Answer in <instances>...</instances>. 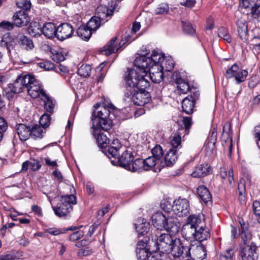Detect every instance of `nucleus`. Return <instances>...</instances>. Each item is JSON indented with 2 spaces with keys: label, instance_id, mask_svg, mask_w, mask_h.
<instances>
[{
  "label": "nucleus",
  "instance_id": "1",
  "mask_svg": "<svg viewBox=\"0 0 260 260\" xmlns=\"http://www.w3.org/2000/svg\"><path fill=\"white\" fill-rule=\"evenodd\" d=\"M123 148L121 146H109L108 149L104 150V153L111 159L113 165H118L127 170L134 160V156L133 153L128 149L124 150L119 155Z\"/></svg>",
  "mask_w": 260,
  "mask_h": 260
},
{
  "label": "nucleus",
  "instance_id": "2",
  "mask_svg": "<svg viewBox=\"0 0 260 260\" xmlns=\"http://www.w3.org/2000/svg\"><path fill=\"white\" fill-rule=\"evenodd\" d=\"M146 75L139 71L129 69L125 73V81L127 89H138L139 87L149 88L150 82Z\"/></svg>",
  "mask_w": 260,
  "mask_h": 260
},
{
  "label": "nucleus",
  "instance_id": "3",
  "mask_svg": "<svg viewBox=\"0 0 260 260\" xmlns=\"http://www.w3.org/2000/svg\"><path fill=\"white\" fill-rule=\"evenodd\" d=\"M60 203L57 206H53L52 209L56 216L66 217L73 211V205L77 204L76 196L73 194L62 195L60 197Z\"/></svg>",
  "mask_w": 260,
  "mask_h": 260
},
{
  "label": "nucleus",
  "instance_id": "4",
  "mask_svg": "<svg viewBox=\"0 0 260 260\" xmlns=\"http://www.w3.org/2000/svg\"><path fill=\"white\" fill-rule=\"evenodd\" d=\"M110 114L109 109L105 107H101L94 111L92 114L93 127H100L105 131L110 129L112 126V121L109 118Z\"/></svg>",
  "mask_w": 260,
  "mask_h": 260
},
{
  "label": "nucleus",
  "instance_id": "5",
  "mask_svg": "<svg viewBox=\"0 0 260 260\" xmlns=\"http://www.w3.org/2000/svg\"><path fill=\"white\" fill-rule=\"evenodd\" d=\"M146 53H141L140 56L137 57L134 60V65L136 67V70L147 76L148 70L153 62L157 61V59L160 58V55L157 52L153 51L151 57H146L149 53V50H146Z\"/></svg>",
  "mask_w": 260,
  "mask_h": 260
},
{
  "label": "nucleus",
  "instance_id": "6",
  "mask_svg": "<svg viewBox=\"0 0 260 260\" xmlns=\"http://www.w3.org/2000/svg\"><path fill=\"white\" fill-rule=\"evenodd\" d=\"M148 88L139 87L137 89H127L126 95L130 98L136 105L142 106L149 102L151 100L150 94L146 90Z\"/></svg>",
  "mask_w": 260,
  "mask_h": 260
},
{
  "label": "nucleus",
  "instance_id": "7",
  "mask_svg": "<svg viewBox=\"0 0 260 260\" xmlns=\"http://www.w3.org/2000/svg\"><path fill=\"white\" fill-rule=\"evenodd\" d=\"M175 239H177V238L172 234H161L156 240V243L158 250L164 253H171Z\"/></svg>",
  "mask_w": 260,
  "mask_h": 260
},
{
  "label": "nucleus",
  "instance_id": "8",
  "mask_svg": "<svg viewBox=\"0 0 260 260\" xmlns=\"http://www.w3.org/2000/svg\"><path fill=\"white\" fill-rule=\"evenodd\" d=\"M189 244L187 241H181L180 239L177 238L175 240L171 253L174 257L184 258L188 257V255L190 254Z\"/></svg>",
  "mask_w": 260,
  "mask_h": 260
},
{
  "label": "nucleus",
  "instance_id": "9",
  "mask_svg": "<svg viewBox=\"0 0 260 260\" xmlns=\"http://www.w3.org/2000/svg\"><path fill=\"white\" fill-rule=\"evenodd\" d=\"M26 90L28 94L34 99L40 98L41 100H43V98H46V96H47L41 84L32 75L31 76V81L28 83Z\"/></svg>",
  "mask_w": 260,
  "mask_h": 260
},
{
  "label": "nucleus",
  "instance_id": "10",
  "mask_svg": "<svg viewBox=\"0 0 260 260\" xmlns=\"http://www.w3.org/2000/svg\"><path fill=\"white\" fill-rule=\"evenodd\" d=\"M31 76L29 74H19L14 82L10 84V87L14 92L18 93L26 90L28 83L31 81Z\"/></svg>",
  "mask_w": 260,
  "mask_h": 260
},
{
  "label": "nucleus",
  "instance_id": "11",
  "mask_svg": "<svg viewBox=\"0 0 260 260\" xmlns=\"http://www.w3.org/2000/svg\"><path fill=\"white\" fill-rule=\"evenodd\" d=\"M189 253L188 257L193 260H203L207 255L206 248L200 242H194L189 244Z\"/></svg>",
  "mask_w": 260,
  "mask_h": 260
},
{
  "label": "nucleus",
  "instance_id": "12",
  "mask_svg": "<svg viewBox=\"0 0 260 260\" xmlns=\"http://www.w3.org/2000/svg\"><path fill=\"white\" fill-rule=\"evenodd\" d=\"M160 59H157V61L155 62H153L151 66L148 70V72L149 73V75L147 76L149 78L151 81L155 83H158L160 82L164 77L163 70L160 66Z\"/></svg>",
  "mask_w": 260,
  "mask_h": 260
},
{
  "label": "nucleus",
  "instance_id": "13",
  "mask_svg": "<svg viewBox=\"0 0 260 260\" xmlns=\"http://www.w3.org/2000/svg\"><path fill=\"white\" fill-rule=\"evenodd\" d=\"M256 250L257 246L254 242L249 245L242 246L239 253L241 260H257L258 254Z\"/></svg>",
  "mask_w": 260,
  "mask_h": 260
},
{
  "label": "nucleus",
  "instance_id": "14",
  "mask_svg": "<svg viewBox=\"0 0 260 260\" xmlns=\"http://www.w3.org/2000/svg\"><path fill=\"white\" fill-rule=\"evenodd\" d=\"M189 201L186 199L179 198L174 202L173 212L179 217L186 216L189 213Z\"/></svg>",
  "mask_w": 260,
  "mask_h": 260
},
{
  "label": "nucleus",
  "instance_id": "15",
  "mask_svg": "<svg viewBox=\"0 0 260 260\" xmlns=\"http://www.w3.org/2000/svg\"><path fill=\"white\" fill-rule=\"evenodd\" d=\"M192 91V94L184 98L182 102V108L184 112L190 114L193 112L194 105L197 100L199 99L200 93L198 91Z\"/></svg>",
  "mask_w": 260,
  "mask_h": 260
},
{
  "label": "nucleus",
  "instance_id": "16",
  "mask_svg": "<svg viewBox=\"0 0 260 260\" xmlns=\"http://www.w3.org/2000/svg\"><path fill=\"white\" fill-rule=\"evenodd\" d=\"M74 32L73 26L68 23H62L57 27V38L60 41L71 38Z\"/></svg>",
  "mask_w": 260,
  "mask_h": 260
},
{
  "label": "nucleus",
  "instance_id": "17",
  "mask_svg": "<svg viewBox=\"0 0 260 260\" xmlns=\"http://www.w3.org/2000/svg\"><path fill=\"white\" fill-rule=\"evenodd\" d=\"M92 128L93 129L92 134L96 139V143L99 147L105 148L103 150L104 152L105 149H108V148H106V146L109 142V140L106 135L101 132L102 129L100 127L94 126V127L92 126Z\"/></svg>",
  "mask_w": 260,
  "mask_h": 260
},
{
  "label": "nucleus",
  "instance_id": "18",
  "mask_svg": "<svg viewBox=\"0 0 260 260\" xmlns=\"http://www.w3.org/2000/svg\"><path fill=\"white\" fill-rule=\"evenodd\" d=\"M13 18L14 24L17 27L26 26L30 21L27 13L24 10H21L16 12Z\"/></svg>",
  "mask_w": 260,
  "mask_h": 260
},
{
  "label": "nucleus",
  "instance_id": "19",
  "mask_svg": "<svg viewBox=\"0 0 260 260\" xmlns=\"http://www.w3.org/2000/svg\"><path fill=\"white\" fill-rule=\"evenodd\" d=\"M180 223L176 217L168 216L164 229L170 232L172 235H175L179 231Z\"/></svg>",
  "mask_w": 260,
  "mask_h": 260
},
{
  "label": "nucleus",
  "instance_id": "20",
  "mask_svg": "<svg viewBox=\"0 0 260 260\" xmlns=\"http://www.w3.org/2000/svg\"><path fill=\"white\" fill-rule=\"evenodd\" d=\"M116 40L117 37L113 38L104 47V49L102 52H103L105 54L109 55L116 52L121 48V46L124 44V41L121 40L118 46L115 44Z\"/></svg>",
  "mask_w": 260,
  "mask_h": 260
},
{
  "label": "nucleus",
  "instance_id": "21",
  "mask_svg": "<svg viewBox=\"0 0 260 260\" xmlns=\"http://www.w3.org/2000/svg\"><path fill=\"white\" fill-rule=\"evenodd\" d=\"M41 34L49 39L57 38V27L53 23H46L41 28Z\"/></svg>",
  "mask_w": 260,
  "mask_h": 260
},
{
  "label": "nucleus",
  "instance_id": "22",
  "mask_svg": "<svg viewBox=\"0 0 260 260\" xmlns=\"http://www.w3.org/2000/svg\"><path fill=\"white\" fill-rule=\"evenodd\" d=\"M146 243L143 240L140 241L137 245L136 252L137 259L138 260H147L149 256V253H151L146 248Z\"/></svg>",
  "mask_w": 260,
  "mask_h": 260
},
{
  "label": "nucleus",
  "instance_id": "23",
  "mask_svg": "<svg viewBox=\"0 0 260 260\" xmlns=\"http://www.w3.org/2000/svg\"><path fill=\"white\" fill-rule=\"evenodd\" d=\"M237 30L240 39L243 42H246L248 39V26L246 21L243 19H239L237 22Z\"/></svg>",
  "mask_w": 260,
  "mask_h": 260
},
{
  "label": "nucleus",
  "instance_id": "24",
  "mask_svg": "<svg viewBox=\"0 0 260 260\" xmlns=\"http://www.w3.org/2000/svg\"><path fill=\"white\" fill-rule=\"evenodd\" d=\"M167 218L161 212L156 213L151 217L152 223L157 230H162L165 226Z\"/></svg>",
  "mask_w": 260,
  "mask_h": 260
},
{
  "label": "nucleus",
  "instance_id": "25",
  "mask_svg": "<svg viewBox=\"0 0 260 260\" xmlns=\"http://www.w3.org/2000/svg\"><path fill=\"white\" fill-rule=\"evenodd\" d=\"M16 130L21 141H25L29 137L31 138L30 126L21 123L17 125Z\"/></svg>",
  "mask_w": 260,
  "mask_h": 260
},
{
  "label": "nucleus",
  "instance_id": "26",
  "mask_svg": "<svg viewBox=\"0 0 260 260\" xmlns=\"http://www.w3.org/2000/svg\"><path fill=\"white\" fill-rule=\"evenodd\" d=\"M196 232L197 228L193 226L192 224H190L189 223L185 224L181 230L182 236L186 240V241L192 239H195Z\"/></svg>",
  "mask_w": 260,
  "mask_h": 260
},
{
  "label": "nucleus",
  "instance_id": "27",
  "mask_svg": "<svg viewBox=\"0 0 260 260\" xmlns=\"http://www.w3.org/2000/svg\"><path fill=\"white\" fill-rule=\"evenodd\" d=\"M17 42L19 46L24 50L29 51L34 48L32 41L28 37L20 35L18 37Z\"/></svg>",
  "mask_w": 260,
  "mask_h": 260
},
{
  "label": "nucleus",
  "instance_id": "28",
  "mask_svg": "<svg viewBox=\"0 0 260 260\" xmlns=\"http://www.w3.org/2000/svg\"><path fill=\"white\" fill-rule=\"evenodd\" d=\"M178 158V151L174 149H170L165 156V162L167 167H172Z\"/></svg>",
  "mask_w": 260,
  "mask_h": 260
},
{
  "label": "nucleus",
  "instance_id": "29",
  "mask_svg": "<svg viewBox=\"0 0 260 260\" xmlns=\"http://www.w3.org/2000/svg\"><path fill=\"white\" fill-rule=\"evenodd\" d=\"M197 193L202 200L206 204L211 202L212 196L208 189L204 185L199 186L197 189Z\"/></svg>",
  "mask_w": 260,
  "mask_h": 260
},
{
  "label": "nucleus",
  "instance_id": "30",
  "mask_svg": "<svg viewBox=\"0 0 260 260\" xmlns=\"http://www.w3.org/2000/svg\"><path fill=\"white\" fill-rule=\"evenodd\" d=\"M135 228L139 235H144L149 230V223L144 218H139L138 223L135 224Z\"/></svg>",
  "mask_w": 260,
  "mask_h": 260
},
{
  "label": "nucleus",
  "instance_id": "31",
  "mask_svg": "<svg viewBox=\"0 0 260 260\" xmlns=\"http://www.w3.org/2000/svg\"><path fill=\"white\" fill-rule=\"evenodd\" d=\"M197 233H196V242H200L207 240L210 237V234L208 229L204 227V225H201L197 229Z\"/></svg>",
  "mask_w": 260,
  "mask_h": 260
},
{
  "label": "nucleus",
  "instance_id": "32",
  "mask_svg": "<svg viewBox=\"0 0 260 260\" xmlns=\"http://www.w3.org/2000/svg\"><path fill=\"white\" fill-rule=\"evenodd\" d=\"M210 167L208 164H202L197 167L192 173L193 177H203L207 175L210 172Z\"/></svg>",
  "mask_w": 260,
  "mask_h": 260
},
{
  "label": "nucleus",
  "instance_id": "33",
  "mask_svg": "<svg viewBox=\"0 0 260 260\" xmlns=\"http://www.w3.org/2000/svg\"><path fill=\"white\" fill-rule=\"evenodd\" d=\"M30 129L31 138L34 140L42 139L46 133L45 129L38 124L30 127Z\"/></svg>",
  "mask_w": 260,
  "mask_h": 260
},
{
  "label": "nucleus",
  "instance_id": "34",
  "mask_svg": "<svg viewBox=\"0 0 260 260\" xmlns=\"http://www.w3.org/2000/svg\"><path fill=\"white\" fill-rule=\"evenodd\" d=\"M76 32L78 36L85 41L89 40L92 35V31L85 25H82L79 27Z\"/></svg>",
  "mask_w": 260,
  "mask_h": 260
},
{
  "label": "nucleus",
  "instance_id": "35",
  "mask_svg": "<svg viewBox=\"0 0 260 260\" xmlns=\"http://www.w3.org/2000/svg\"><path fill=\"white\" fill-rule=\"evenodd\" d=\"M171 149H174L178 151L182 147L181 133L177 132L173 134L170 138Z\"/></svg>",
  "mask_w": 260,
  "mask_h": 260
},
{
  "label": "nucleus",
  "instance_id": "36",
  "mask_svg": "<svg viewBox=\"0 0 260 260\" xmlns=\"http://www.w3.org/2000/svg\"><path fill=\"white\" fill-rule=\"evenodd\" d=\"M98 17L104 20L106 18L110 17L112 15L113 11L111 9H108L106 6H100L97 8Z\"/></svg>",
  "mask_w": 260,
  "mask_h": 260
},
{
  "label": "nucleus",
  "instance_id": "37",
  "mask_svg": "<svg viewBox=\"0 0 260 260\" xmlns=\"http://www.w3.org/2000/svg\"><path fill=\"white\" fill-rule=\"evenodd\" d=\"M41 28L39 22H32L27 28L28 32L34 37L40 36L41 35Z\"/></svg>",
  "mask_w": 260,
  "mask_h": 260
},
{
  "label": "nucleus",
  "instance_id": "38",
  "mask_svg": "<svg viewBox=\"0 0 260 260\" xmlns=\"http://www.w3.org/2000/svg\"><path fill=\"white\" fill-rule=\"evenodd\" d=\"M176 83L177 85L178 93L180 94H185L188 91L191 90V87L189 85L188 83L182 79H177Z\"/></svg>",
  "mask_w": 260,
  "mask_h": 260
},
{
  "label": "nucleus",
  "instance_id": "39",
  "mask_svg": "<svg viewBox=\"0 0 260 260\" xmlns=\"http://www.w3.org/2000/svg\"><path fill=\"white\" fill-rule=\"evenodd\" d=\"M127 170L133 172L144 171L143 159L141 158L136 159L133 162H131Z\"/></svg>",
  "mask_w": 260,
  "mask_h": 260
},
{
  "label": "nucleus",
  "instance_id": "40",
  "mask_svg": "<svg viewBox=\"0 0 260 260\" xmlns=\"http://www.w3.org/2000/svg\"><path fill=\"white\" fill-rule=\"evenodd\" d=\"M221 177L225 179L226 177H228V181L230 185H232L234 182V173L232 168L230 167L228 170H226L225 168H221L220 171Z\"/></svg>",
  "mask_w": 260,
  "mask_h": 260
},
{
  "label": "nucleus",
  "instance_id": "41",
  "mask_svg": "<svg viewBox=\"0 0 260 260\" xmlns=\"http://www.w3.org/2000/svg\"><path fill=\"white\" fill-rule=\"evenodd\" d=\"M160 66L162 68V70L166 72H170L174 68V62L171 58L167 59L161 56Z\"/></svg>",
  "mask_w": 260,
  "mask_h": 260
},
{
  "label": "nucleus",
  "instance_id": "42",
  "mask_svg": "<svg viewBox=\"0 0 260 260\" xmlns=\"http://www.w3.org/2000/svg\"><path fill=\"white\" fill-rule=\"evenodd\" d=\"M101 21L102 20L98 16H93L89 20L86 25L91 31H95L100 27Z\"/></svg>",
  "mask_w": 260,
  "mask_h": 260
},
{
  "label": "nucleus",
  "instance_id": "43",
  "mask_svg": "<svg viewBox=\"0 0 260 260\" xmlns=\"http://www.w3.org/2000/svg\"><path fill=\"white\" fill-rule=\"evenodd\" d=\"M46 96V98H44L43 100H42L44 102V108L47 112L52 113L55 107V102L47 94Z\"/></svg>",
  "mask_w": 260,
  "mask_h": 260
},
{
  "label": "nucleus",
  "instance_id": "44",
  "mask_svg": "<svg viewBox=\"0 0 260 260\" xmlns=\"http://www.w3.org/2000/svg\"><path fill=\"white\" fill-rule=\"evenodd\" d=\"M186 223H189L190 224H192L193 226L199 228L201 225H202V222L200 216L197 215H190L188 216Z\"/></svg>",
  "mask_w": 260,
  "mask_h": 260
},
{
  "label": "nucleus",
  "instance_id": "45",
  "mask_svg": "<svg viewBox=\"0 0 260 260\" xmlns=\"http://www.w3.org/2000/svg\"><path fill=\"white\" fill-rule=\"evenodd\" d=\"M157 160L155 157L152 156L143 159L144 171H148L154 167L156 165Z\"/></svg>",
  "mask_w": 260,
  "mask_h": 260
},
{
  "label": "nucleus",
  "instance_id": "46",
  "mask_svg": "<svg viewBox=\"0 0 260 260\" xmlns=\"http://www.w3.org/2000/svg\"><path fill=\"white\" fill-rule=\"evenodd\" d=\"M218 36L228 43L232 42V38L228 29L224 27H220L218 30Z\"/></svg>",
  "mask_w": 260,
  "mask_h": 260
},
{
  "label": "nucleus",
  "instance_id": "47",
  "mask_svg": "<svg viewBox=\"0 0 260 260\" xmlns=\"http://www.w3.org/2000/svg\"><path fill=\"white\" fill-rule=\"evenodd\" d=\"M91 68L89 64H82L77 71V73L80 76L87 77L89 76Z\"/></svg>",
  "mask_w": 260,
  "mask_h": 260
},
{
  "label": "nucleus",
  "instance_id": "48",
  "mask_svg": "<svg viewBox=\"0 0 260 260\" xmlns=\"http://www.w3.org/2000/svg\"><path fill=\"white\" fill-rule=\"evenodd\" d=\"M151 152L152 157H155L158 161L162 158L164 155L163 149L159 145H156L151 150Z\"/></svg>",
  "mask_w": 260,
  "mask_h": 260
},
{
  "label": "nucleus",
  "instance_id": "49",
  "mask_svg": "<svg viewBox=\"0 0 260 260\" xmlns=\"http://www.w3.org/2000/svg\"><path fill=\"white\" fill-rule=\"evenodd\" d=\"M248 75V72L246 70L240 69L237 72L235 79L237 84H240L244 82Z\"/></svg>",
  "mask_w": 260,
  "mask_h": 260
},
{
  "label": "nucleus",
  "instance_id": "50",
  "mask_svg": "<svg viewBox=\"0 0 260 260\" xmlns=\"http://www.w3.org/2000/svg\"><path fill=\"white\" fill-rule=\"evenodd\" d=\"M239 70V66L235 63L226 70L224 76L227 79L235 77Z\"/></svg>",
  "mask_w": 260,
  "mask_h": 260
},
{
  "label": "nucleus",
  "instance_id": "51",
  "mask_svg": "<svg viewBox=\"0 0 260 260\" xmlns=\"http://www.w3.org/2000/svg\"><path fill=\"white\" fill-rule=\"evenodd\" d=\"M250 14L253 18L260 21V3H256L251 7Z\"/></svg>",
  "mask_w": 260,
  "mask_h": 260
},
{
  "label": "nucleus",
  "instance_id": "52",
  "mask_svg": "<svg viewBox=\"0 0 260 260\" xmlns=\"http://www.w3.org/2000/svg\"><path fill=\"white\" fill-rule=\"evenodd\" d=\"M241 237L243 242V245L242 246H245L246 245H249L252 242H251V235L246 231H241Z\"/></svg>",
  "mask_w": 260,
  "mask_h": 260
},
{
  "label": "nucleus",
  "instance_id": "53",
  "mask_svg": "<svg viewBox=\"0 0 260 260\" xmlns=\"http://www.w3.org/2000/svg\"><path fill=\"white\" fill-rule=\"evenodd\" d=\"M50 116L46 113L43 114L40 118L39 123L43 128L47 127L50 124Z\"/></svg>",
  "mask_w": 260,
  "mask_h": 260
},
{
  "label": "nucleus",
  "instance_id": "54",
  "mask_svg": "<svg viewBox=\"0 0 260 260\" xmlns=\"http://www.w3.org/2000/svg\"><path fill=\"white\" fill-rule=\"evenodd\" d=\"M252 135L257 147L260 149V124L255 126L252 131Z\"/></svg>",
  "mask_w": 260,
  "mask_h": 260
},
{
  "label": "nucleus",
  "instance_id": "55",
  "mask_svg": "<svg viewBox=\"0 0 260 260\" xmlns=\"http://www.w3.org/2000/svg\"><path fill=\"white\" fill-rule=\"evenodd\" d=\"M16 5L18 7L25 11L30 9L31 6L30 0H17Z\"/></svg>",
  "mask_w": 260,
  "mask_h": 260
},
{
  "label": "nucleus",
  "instance_id": "56",
  "mask_svg": "<svg viewBox=\"0 0 260 260\" xmlns=\"http://www.w3.org/2000/svg\"><path fill=\"white\" fill-rule=\"evenodd\" d=\"M183 30L186 33L189 35H193L195 33V29L190 22H182Z\"/></svg>",
  "mask_w": 260,
  "mask_h": 260
},
{
  "label": "nucleus",
  "instance_id": "57",
  "mask_svg": "<svg viewBox=\"0 0 260 260\" xmlns=\"http://www.w3.org/2000/svg\"><path fill=\"white\" fill-rule=\"evenodd\" d=\"M40 68L44 69L45 70H52L54 68V64L51 61L46 60L39 63Z\"/></svg>",
  "mask_w": 260,
  "mask_h": 260
},
{
  "label": "nucleus",
  "instance_id": "58",
  "mask_svg": "<svg viewBox=\"0 0 260 260\" xmlns=\"http://www.w3.org/2000/svg\"><path fill=\"white\" fill-rule=\"evenodd\" d=\"M45 233L51 235L57 236L66 233L65 229L49 228L45 230Z\"/></svg>",
  "mask_w": 260,
  "mask_h": 260
},
{
  "label": "nucleus",
  "instance_id": "59",
  "mask_svg": "<svg viewBox=\"0 0 260 260\" xmlns=\"http://www.w3.org/2000/svg\"><path fill=\"white\" fill-rule=\"evenodd\" d=\"M169 6L166 4H161L155 9V13L156 14H165L168 12Z\"/></svg>",
  "mask_w": 260,
  "mask_h": 260
},
{
  "label": "nucleus",
  "instance_id": "60",
  "mask_svg": "<svg viewBox=\"0 0 260 260\" xmlns=\"http://www.w3.org/2000/svg\"><path fill=\"white\" fill-rule=\"evenodd\" d=\"M182 121L185 127V134H188L192 125L191 118L190 117H184Z\"/></svg>",
  "mask_w": 260,
  "mask_h": 260
},
{
  "label": "nucleus",
  "instance_id": "61",
  "mask_svg": "<svg viewBox=\"0 0 260 260\" xmlns=\"http://www.w3.org/2000/svg\"><path fill=\"white\" fill-rule=\"evenodd\" d=\"M234 254V251L232 248H229L225 251L224 255L220 256V260H231Z\"/></svg>",
  "mask_w": 260,
  "mask_h": 260
},
{
  "label": "nucleus",
  "instance_id": "62",
  "mask_svg": "<svg viewBox=\"0 0 260 260\" xmlns=\"http://www.w3.org/2000/svg\"><path fill=\"white\" fill-rule=\"evenodd\" d=\"M84 236V232L82 231H78L72 233L69 238L71 241H76L81 238Z\"/></svg>",
  "mask_w": 260,
  "mask_h": 260
},
{
  "label": "nucleus",
  "instance_id": "63",
  "mask_svg": "<svg viewBox=\"0 0 260 260\" xmlns=\"http://www.w3.org/2000/svg\"><path fill=\"white\" fill-rule=\"evenodd\" d=\"M29 169L34 171H38L41 168L42 166V165L40 164V162L38 160L36 159L29 161Z\"/></svg>",
  "mask_w": 260,
  "mask_h": 260
},
{
  "label": "nucleus",
  "instance_id": "64",
  "mask_svg": "<svg viewBox=\"0 0 260 260\" xmlns=\"http://www.w3.org/2000/svg\"><path fill=\"white\" fill-rule=\"evenodd\" d=\"M252 208L254 214L257 217H260V202L258 201H254L253 202Z\"/></svg>",
  "mask_w": 260,
  "mask_h": 260
}]
</instances>
